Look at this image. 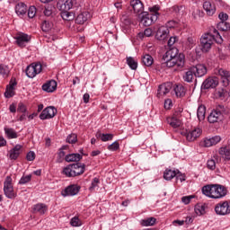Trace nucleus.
<instances>
[{
  "instance_id": "603ef678",
  "label": "nucleus",
  "mask_w": 230,
  "mask_h": 230,
  "mask_svg": "<svg viewBox=\"0 0 230 230\" xmlns=\"http://www.w3.org/2000/svg\"><path fill=\"white\" fill-rule=\"evenodd\" d=\"M4 96H5V98H13V96H15V89L8 88L6 86Z\"/></svg>"
},
{
  "instance_id": "774afa93",
  "label": "nucleus",
  "mask_w": 230,
  "mask_h": 230,
  "mask_svg": "<svg viewBox=\"0 0 230 230\" xmlns=\"http://www.w3.org/2000/svg\"><path fill=\"white\" fill-rule=\"evenodd\" d=\"M152 33H154V31H152L151 28H146V29L144 31V35H145V37H152Z\"/></svg>"
},
{
  "instance_id": "f03ea898",
  "label": "nucleus",
  "mask_w": 230,
  "mask_h": 230,
  "mask_svg": "<svg viewBox=\"0 0 230 230\" xmlns=\"http://www.w3.org/2000/svg\"><path fill=\"white\" fill-rule=\"evenodd\" d=\"M213 42H217V44H222L224 40L222 39V35L220 32L214 27H212L209 32L205 33L200 38V49L203 53H208L209 49H211V46H213Z\"/></svg>"
},
{
  "instance_id": "79ce46f5",
  "label": "nucleus",
  "mask_w": 230,
  "mask_h": 230,
  "mask_svg": "<svg viewBox=\"0 0 230 230\" xmlns=\"http://www.w3.org/2000/svg\"><path fill=\"white\" fill-rule=\"evenodd\" d=\"M194 211L196 215L200 217V215H204V213H206V207L202 204H197L194 208Z\"/></svg>"
},
{
  "instance_id": "20e7f679",
  "label": "nucleus",
  "mask_w": 230,
  "mask_h": 230,
  "mask_svg": "<svg viewBox=\"0 0 230 230\" xmlns=\"http://www.w3.org/2000/svg\"><path fill=\"white\" fill-rule=\"evenodd\" d=\"M202 193L209 199H224L227 195V190L223 185L211 184L202 187Z\"/></svg>"
},
{
  "instance_id": "13d9d810",
  "label": "nucleus",
  "mask_w": 230,
  "mask_h": 230,
  "mask_svg": "<svg viewBox=\"0 0 230 230\" xmlns=\"http://www.w3.org/2000/svg\"><path fill=\"white\" fill-rule=\"evenodd\" d=\"M28 109L26 108V105L22 102H19L17 112H22V114H26Z\"/></svg>"
},
{
  "instance_id": "412c9836",
  "label": "nucleus",
  "mask_w": 230,
  "mask_h": 230,
  "mask_svg": "<svg viewBox=\"0 0 230 230\" xmlns=\"http://www.w3.org/2000/svg\"><path fill=\"white\" fill-rule=\"evenodd\" d=\"M57 90V81L50 80L42 85V91L45 93H53Z\"/></svg>"
},
{
  "instance_id": "39448f33",
  "label": "nucleus",
  "mask_w": 230,
  "mask_h": 230,
  "mask_svg": "<svg viewBox=\"0 0 230 230\" xmlns=\"http://www.w3.org/2000/svg\"><path fill=\"white\" fill-rule=\"evenodd\" d=\"M85 172V164L82 163H75L67 165L63 169V174L66 177H78Z\"/></svg>"
},
{
  "instance_id": "9d476101",
  "label": "nucleus",
  "mask_w": 230,
  "mask_h": 230,
  "mask_svg": "<svg viewBox=\"0 0 230 230\" xmlns=\"http://www.w3.org/2000/svg\"><path fill=\"white\" fill-rule=\"evenodd\" d=\"M220 141H222V137L220 136L206 137L200 142V146H204V148H209V146H215V145H218Z\"/></svg>"
},
{
  "instance_id": "4be33fe9",
  "label": "nucleus",
  "mask_w": 230,
  "mask_h": 230,
  "mask_svg": "<svg viewBox=\"0 0 230 230\" xmlns=\"http://www.w3.org/2000/svg\"><path fill=\"white\" fill-rule=\"evenodd\" d=\"M203 9L207 12V15H215V12H217V8L215 4H211L209 1H206L203 3Z\"/></svg>"
},
{
  "instance_id": "1a4fd4ad",
  "label": "nucleus",
  "mask_w": 230,
  "mask_h": 230,
  "mask_svg": "<svg viewBox=\"0 0 230 230\" xmlns=\"http://www.w3.org/2000/svg\"><path fill=\"white\" fill-rule=\"evenodd\" d=\"M14 40L19 48H26V44L31 40V36L23 32H18L15 35Z\"/></svg>"
},
{
  "instance_id": "de8ad7c7",
  "label": "nucleus",
  "mask_w": 230,
  "mask_h": 230,
  "mask_svg": "<svg viewBox=\"0 0 230 230\" xmlns=\"http://www.w3.org/2000/svg\"><path fill=\"white\" fill-rule=\"evenodd\" d=\"M216 98H220L221 100H224L226 96H227V92L224 89H218L215 93Z\"/></svg>"
},
{
  "instance_id": "0eeeda50",
  "label": "nucleus",
  "mask_w": 230,
  "mask_h": 230,
  "mask_svg": "<svg viewBox=\"0 0 230 230\" xmlns=\"http://www.w3.org/2000/svg\"><path fill=\"white\" fill-rule=\"evenodd\" d=\"M42 72V65L40 63H32L26 67L25 73L28 78H35L37 75Z\"/></svg>"
},
{
  "instance_id": "4d7b16f0",
  "label": "nucleus",
  "mask_w": 230,
  "mask_h": 230,
  "mask_svg": "<svg viewBox=\"0 0 230 230\" xmlns=\"http://www.w3.org/2000/svg\"><path fill=\"white\" fill-rule=\"evenodd\" d=\"M76 140H77V137H76V134H70L67 136L66 137V143H70V144H74V143H76Z\"/></svg>"
},
{
  "instance_id": "8fccbe9b",
  "label": "nucleus",
  "mask_w": 230,
  "mask_h": 230,
  "mask_svg": "<svg viewBox=\"0 0 230 230\" xmlns=\"http://www.w3.org/2000/svg\"><path fill=\"white\" fill-rule=\"evenodd\" d=\"M10 73V68L6 65H0V75H3L4 76H8Z\"/></svg>"
},
{
  "instance_id": "49530a36",
  "label": "nucleus",
  "mask_w": 230,
  "mask_h": 230,
  "mask_svg": "<svg viewBox=\"0 0 230 230\" xmlns=\"http://www.w3.org/2000/svg\"><path fill=\"white\" fill-rule=\"evenodd\" d=\"M214 111L221 114V116H224V114H227V109L224 106V104H217Z\"/></svg>"
},
{
  "instance_id": "bf43d9fd",
  "label": "nucleus",
  "mask_w": 230,
  "mask_h": 230,
  "mask_svg": "<svg viewBox=\"0 0 230 230\" xmlns=\"http://www.w3.org/2000/svg\"><path fill=\"white\" fill-rule=\"evenodd\" d=\"M207 167L208 170H215V168H217V162H215L214 159L208 160Z\"/></svg>"
},
{
  "instance_id": "cd10ccee",
  "label": "nucleus",
  "mask_w": 230,
  "mask_h": 230,
  "mask_svg": "<svg viewBox=\"0 0 230 230\" xmlns=\"http://www.w3.org/2000/svg\"><path fill=\"white\" fill-rule=\"evenodd\" d=\"M155 222H157V219L155 217H148L146 219L140 220V226L143 227H150L152 226H155Z\"/></svg>"
},
{
  "instance_id": "2eb2a0df",
  "label": "nucleus",
  "mask_w": 230,
  "mask_h": 230,
  "mask_svg": "<svg viewBox=\"0 0 230 230\" xmlns=\"http://www.w3.org/2000/svg\"><path fill=\"white\" fill-rule=\"evenodd\" d=\"M170 35V29L168 27L162 26L156 31V39L158 40H166Z\"/></svg>"
},
{
  "instance_id": "09e8293b",
  "label": "nucleus",
  "mask_w": 230,
  "mask_h": 230,
  "mask_svg": "<svg viewBox=\"0 0 230 230\" xmlns=\"http://www.w3.org/2000/svg\"><path fill=\"white\" fill-rule=\"evenodd\" d=\"M53 28V23L49 22V21H44L41 24L42 31H49Z\"/></svg>"
},
{
  "instance_id": "f704fd0d",
  "label": "nucleus",
  "mask_w": 230,
  "mask_h": 230,
  "mask_svg": "<svg viewBox=\"0 0 230 230\" xmlns=\"http://www.w3.org/2000/svg\"><path fill=\"white\" fill-rule=\"evenodd\" d=\"M175 175H177V171L166 169L164 172V179H165V181H172Z\"/></svg>"
},
{
  "instance_id": "c9c22d12",
  "label": "nucleus",
  "mask_w": 230,
  "mask_h": 230,
  "mask_svg": "<svg viewBox=\"0 0 230 230\" xmlns=\"http://www.w3.org/2000/svg\"><path fill=\"white\" fill-rule=\"evenodd\" d=\"M55 6L49 4L45 7L43 13L46 17H53L55 15Z\"/></svg>"
},
{
  "instance_id": "4468645a",
  "label": "nucleus",
  "mask_w": 230,
  "mask_h": 230,
  "mask_svg": "<svg viewBox=\"0 0 230 230\" xmlns=\"http://www.w3.org/2000/svg\"><path fill=\"white\" fill-rule=\"evenodd\" d=\"M217 85L218 77H208L203 82L201 89H215Z\"/></svg>"
},
{
  "instance_id": "c85d7f7f",
  "label": "nucleus",
  "mask_w": 230,
  "mask_h": 230,
  "mask_svg": "<svg viewBox=\"0 0 230 230\" xmlns=\"http://www.w3.org/2000/svg\"><path fill=\"white\" fill-rule=\"evenodd\" d=\"M197 118L199 121H204L206 119V106L199 105L197 110Z\"/></svg>"
},
{
  "instance_id": "e433bc0d",
  "label": "nucleus",
  "mask_w": 230,
  "mask_h": 230,
  "mask_svg": "<svg viewBox=\"0 0 230 230\" xmlns=\"http://www.w3.org/2000/svg\"><path fill=\"white\" fill-rule=\"evenodd\" d=\"M167 121H168L169 125H171V127H172V128H179V127H181V119H179L175 117L168 119Z\"/></svg>"
},
{
  "instance_id": "5701e85b",
  "label": "nucleus",
  "mask_w": 230,
  "mask_h": 230,
  "mask_svg": "<svg viewBox=\"0 0 230 230\" xmlns=\"http://www.w3.org/2000/svg\"><path fill=\"white\" fill-rule=\"evenodd\" d=\"M172 89L169 84H160L157 91V97L161 98V96H164V94H168Z\"/></svg>"
},
{
  "instance_id": "0e129e2a",
  "label": "nucleus",
  "mask_w": 230,
  "mask_h": 230,
  "mask_svg": "<svg viewBox=\"0 0 230 230\" xmlns=\"http://www.w3.org/2000/svg\"><path fill=\"white\" fill-rule=\"evenodd\" d=\"M172 99H166V100L164 101V109H166L167 111H168L169 109H172Z\"/></svg>"
},
{
  "instance_id": "f8f14e48",
  "label": "nucleus",
  "mask_w": 230,
  "mask_h": 230,
  "mask_svg": "<svg viewBox=\"0 0 230 230\" xmlns=\"http://www.w3.org/2000/svg\"><path fill=\"white\" fill-rule=\"evenodd\" d=\"M191 69L194 73V76H196L197 78H202V76H204L208 73V68L202 64L191 66Z\"/></svg>"
},
{
  "instance_id": "9b49d317",
  "label": "nucleus",
  "mask_w": 230,
  "mask_h": 230,
  "mask_svg": "<svg viewBox=\"0 0 230 230\" xmlns=\"http://www.w3.org/2000/svg\"><path fill=\"white\" fill-rule=\"evenodd\" d=\"M80 192V186L77 184H72L67 186L64 190H62L61 195L63 197H75Z\"/></svg>"
},
{
  "instance_id": "2f4dec72",
  "label": "nucleus",
  "mask_w": 230,
  "mask_h": 230,
  "mask_svg": "<svg viewBox=\"0 0 230 230\" xmlns=\"http://www.w3.org/2000/svg\"><path fill=\"white\" fill-rule=\"evenodd\" d=\"M142 64L146 67H151V66L154 64V58L149 54H145L142 56Z\"/></svg>"
},
{
  "instance_id": "a18cd8bd",
  "label": "nucleus",
  "mask_w": 230,
  "mask_h": 230,
  "mask_svg": "<svg viewBox=\"0 0 230 230\" xmlns=\"http://www.w3.org/2000/svg\"><path fill=\"white\" fill-rule=\"evenodd\" d=\"M70 226H72V227H81L82 220H80V218L75 216V217L71 218Z\"/></svg>"
},
{
  "instance_id": "a211bd4d",
  "label": "nucleus",
  "mask_w": 230,
  "mask_h": 230,
  "mask_svg": "<svg viewBox=\"0 0 230 230\" xmlns=\"http://www.w3.org/2000/svg\"><path fill=\"white\" fill-rule=\"evenodd\" d=\"M32 213H38V215H46V213H48V205L44 203H38L33 205Z\"/></svg>"
},
{
  "instance_id": "393cba45",
  "label": "nucleus",
  "mask_w": 230,
  "mask_h": 230,
  "mask_svg": "<svg viewBox=\"0 0 230 230\" xmlns=\"http://www.w3.org/2000/svg\"><path fill=\"white\" fill-rule=\"evenodd\" d=\"M81 159L82 155L78 153L69 154L65 156V161H66V163H78Z\"/></svg>"
},
{
  "instance_id": "680f3d73",
  "label": "nucleus",
  "mask_w": 230,
  "mask_h": 230,
  "mask_svg": "<svg viewBox=\"0 0 230 230\" xmlns=\"http://www.w3.org/2000/svg\"><path fill=\"white\" fill-rule=\"evenodd\" d=\"M221 22H226V21H227V19H229V15L226 13H220L218 15Z\"/></svg>"
},
{
  "instance_id": "3c124183",
  "label": "nucleus",
  "mask_w": 230,
  "mask_h": 230,
  "mask_svg": "<svg viewBox=\"0 0 230 230\" xmlns=\"http://www.w3.org/2000/svg\"><path fill=\"white\" fill-rule=\"evenodd\" d=\"M31 181V174H28L26 176H22L18 184H21V185H24V184H28V182H30Z\"/></svg>"
},
{
  "instance_id": "e2e57ef3",
  "label": "nucleus",
  "mask_w": 230,
  "mask_h": 230,
  "mask_svg": "<svg viewBox=\"0 0 230 230\" xmlns=\"http://www.w3.org/2000/svg\"><path fill=\"white\" fill-rule=\"evenodd\" d=\"M27 161H35V152L30 151L26 155Z\"/></svg>"
},
{
  "instance_id": "a878e982",
  "label": "nucleus",
  "mask_w": 230,
  "mask_h": 230,
  "mask_svg": "<svg viewBox=\"0 0 230 230\" xmlns=\"http://www.w3.org/2000/svg\"><path fill=\"white\" fill-rule=\"evenodd\" d=\"M15 12L19 17H24L26 12H28V8L24 3H20L15 6Z\"/></svg>"
},
{
  "instance_id": "aec40b11",
  "label": "nucleus",
  "mask_w": 230,
  "mask_h": 230,
  "mask_svg": "<svg viewBox=\"0 0 230 230\" xmlns=\"http://www.w3.org/2000/svg\"><path fill=\"white\" fill-rule=\"evenodd\" d=\"M21 148H22V146L16 145L13 148L10 150L9 159H11V161H17L19 155H21Z\"/></svg>"
},
{
  "instance_id": "7ed1b4c3",
  "label": "nucleus",
  "mask_w": 230,
  "mask_h": 230,
  "mask_svg": "<svg viewBox=\"0 0 230 230\" xmlns=\"http://www.w3.org/2000/svg\"><path fill=\"white\" fill-rule=\"evenodd\" d=\"M159 10H161V7L156 4L148 8L150 13L143 12L139 13L138 19L141 24H143V26H152V24L159 19Z\"/></svg>"
},
{
  "instance_id": "6e6552de",
  "label": "nucleus",
  "mask_w": 230,
  "mask_h": 230,
  "mask_svg": "<svg viewBox=\"0 0 230 230\" xmlns=\"http://www.w3.org/2000/svg\"><path fill=\"white\" fill-rule=\"evenodd\" d=\"M215 212L220 217H226V215H230L229 202L221 201L217 203L215 207Z\"/></svg>"
},
{
  "instance_id": "58836bf2",
  "label": "nucleus",
  "mask_w": 230,
  "mask_h": 230,
  "mask_svg": "<svg viewBox=\"0 0 230 230\" xmlns=\"http://www.w3.org/2000/svg\"><path fill=\"white\" fill-rule=\"evenodd\" d=\"M61 17L64 21H73L75 19V13L69 11H61Z\"/></svg>"
},
{
  "instance_id": "b1692460",
  "label": "nucleus",
  "mask_w": 230,
  "mask_h": 230,
  "mask_svg": "<svg viewBox=\"0 0 230 230\" xmlns=\"http://www.w3.org/2000/svg\"><path fill=\"white\" fill-rule=\"evenodd\" d=\"M91 13L89 12L81 13L75 18V22L76 24H84V22H87V21H89Z\"/></svg>"
},
{
  "instance_id": "c756f323",
  "label": "nucleus",
  "mask_w": 230,
  "mask_h": 230,
  "mask_svg": "<svg viewBox=\"0 0 230 230\" xmlns=\"http://www.w3.org/2000/svg\"><path fill=\"white\" fill-rule=\"evenodd\" d=\"M73 8V0H64V2L59 5V10L61 12H69Z\"/></svg>"
},
{
  "instance_id": "423d86ee",
  "label": "nucleus",
  "mask_w": 230,
  "mask_h": 230,
  "mask_svg": "<svg viewBox=\"0 0 230 230\" xmlns=\"http://www.w3.org/2000/svg\"><path fill=\"white\" fill-rule=\"evenodd\" d=\"M4 193L7 199H15L17 193L13 190V185L12 184V176H6L4 182Z\"/></svg>"
},
{
  "instance_id": "473e14b6",
  "label": "nucleus",
  "mask_w": 230,
  "mask_h": 230,
  "mask_svg": "<svg viewBox=\"0 0 230 230\" xmlns=\"http://www.w3.org/2000/svg\"><path fill=\"white\" fill-rule=\"evenodd\" d=\"M219 155H223L226 161H230V147L222 146L218 150Z\"/></svg>"
},
{
  "instance_id": "69168bd1",
  "label": "nucleus",
  "mask_w": 230,
  "mask_h": 230,
  "mask_svg": "<svg viewBox=\"0 0 230 230\" xmlns=\"http://www.w3.org/2000/svg\"><path fill=\"white\" fill-rule=\"evenodd\" d=\"M192 199H193L192 196H184L181 198V202H183V204H190Z\"/></svg>"
},
{
  "instance_id": "052dcab7",
  "label": "nucleus",
  "mask_w": 230,
  "mask_h": 230,
  "mask_svg": "<svg viewBox=\"0 0 230 230\" xmlns=\"http://www.w3.org/2000/svg\"><path fill=\"white\" fill-rule=\"evenodd\" d=\"M64 157H66V152L59 149V152L58 153L57 163H62Z\"/></svg>"
},
{
  "instance_id": "c03bdc74",
  "label": "nucleus",
  "mask_w": 230,
  "mask_h": 230,
  "mask_svg": "<svg viewBox=\"0 0 230 230\" xmlns=\"http://www.w3.org/2000/svg\"><path fill=\"white\" fill-rule=\"evenodd\" d=\"M218 30H221V31H229L230 30V23L227 22H220L217 24Z\"/></svg>"
},
{
  "instance_id": "4c0bfd02",
  "label": "nucleus",
  "mask_w": 230,
  "mask_h": 230,
  "mask_svg": "<svg viewBox=\"0 0 230 230\" xmlns=\"http://www.w3.org/2000/svg\"><path fill=\"white\" fill-rule=\"evenodd\" d=\"M100 188V179L97 177L93 178L91 182V186L89 187V191H96Z\"/></svg>"
},
{
  "instance_id": "5fc2aeb1",
  "label": "nucleus",
  "mask_w": 230,
  "mask_h": 230,
  "mask_svg": "<svg viewBox=\"0 0 230 230\" xmlns=\"http://www.w3.org/2000/svg\"><path fill=\"white\" fill-rule=\"evenodd\" d=\"M108 150H111V152H116V150H119V143H118V141L113 142L108 146Z\"/></svg>"
},
{
  "instance_id": "338daca9",
  "label": "nucleus",
  "mask_w": 230,
  "mask_h": 230,
  "mask_svg": "<svg viewBox=\"0 0 230 230\" xmlns=\"http://www.w3.org/2000/svg\"><path fill=\"white\" fill-rule=\"evenodd\" d=\"M40 119H49V117L48 116V113L46 112V110H43L41 113L40 114Z\"/></svg>"
},
{
  "instance_id": "ddd939ff",
  "label": "nucleus",
  "mask_w": 230,
  "mask_h": 230,
  "mask_svg": "<svg viewBox=\"0 0 230 230\" xmlns=\"http://www.w3.org/2000/svg\"><path fill=\"white\" fill-rule=\"evenodd\" d=\"M201 134H202V129H200V128H194L192 130L187 131L185 133V137L187 141L191 142V141H195L197 137H200Z\"/></svg>"
},
{
  "instance_id": "37998d69",
  "label": "nucleus",
  "mask_w": 230,
  "mask_h": 230,
  "mask_svg": "<svg viewBox=\"0 0 230 230\" xmlns=\"http://www.w3.org/2000/svg\"><path fill=\"white\" fill-rule=\"evenodd\" d=\"M127 64L133 71H136L137 69V62H136V60H134L132 57L127 58Z\"/></svg>"
},
{
  "instance_id": "f257e3e1",
  "label": "nucleus",
  "mask_w": 230,
  "mask_h": 230,
  "mask_svg": "<svg viewBox=\"0 0 230 230\" xmlns=\"http://www.w3.org/2000/svg\"><path fill=\"white\" fill-rule=\"evenodd\" d=\"M184 64V54H179V49L177 48H172L167 50L162 58V67H176V69H182Z\"/></svg>"
},
{
  "instance_id": "864d4df0",
  "label": "nucleus",
  "mask_w": 230,
  "mask_h": 230,
  "mask_svg": "<svg viewBox=\"0 0 230 230\" xmlns=\"http://www.w3.org/2000/svg\"><path fill=\"white\" fill-rule=\"evenodd\" d=\"M36 14H37V8L34 5L30 6L28 10V17L30 19H33V17H35Z\"/></svg>"
},
{
  "instance_id": "f3484780",
  "label": "nucleus",
  "mask_w": 230,
  "mask_h": 230,
  "mask_svg": "<svg viewBox=\"0 0 230 230\" xmlns=\"http://www.w3.org/2000/svg\"><path fill=\"white\" fill-rule=\"evenodd\" d=\"M222 119H224V116L215 110H213L208 117V123H218L222 121Z\"/></svg>"
},
{
  "instance_id": "dca6fc26",
  "label": "nucleus",
  "mask_w": 230,
  "mask_h": 230,
  "mask_svg": "<svg viewBox=\"0 0 230 230\" xmlns=\"http://www.w3.org/2000/svg\"><path fill=\"white\" fill-rule=\"evenodd\" d=\"M218 75L221 76L223 85L227 87V85L230 84V72L224 68H220L218 70Z\"/></svg>"
},
{
  "instance_id": "a19ab883",
  "label": "nucleus",
  "mask_w": 230,
  "mask_h": 230,
  "mask_svg": "<svg viewBox=\"0 0 230 230\" xmlns=\"http://www.w3.org/2000/svg\"><path fill=\"white\" fill-rule=\"evenodd\" d=\"M45 112H47L48 117L49 119L55 118L57 116V110L53 106H49L45 108Z\"/></svg>"
},
{
  "instance_id": "72a5a7b5",
  "label": "nucleus",
  "mask_w": 230,
  "mask_h": 230,
  "mask_svg": "<svg viewBox=\"0 0 230 230\" xmlns=\"http://www.w3.org/2000/svg\"><path fill=\"white\" fill-rule=\"evenodd\" d=\"M193 76H195V74L193 72V69L190 67L183 75V80H184V82H187L188 84H191V82H193Z\"/></svg>"
},
{
  "instance_id": "bb28decb",
  "label": "nucleus",
  "mask_w": 230,
  "mask_h": 230,
  "mask_svg": "<svg viewBox=\"0 0 230 230\" xmlns=\"http://www.w3.org/2000/svg\"><path fill=\"white\" fill-rule=\"evenodd\" d=\"M4 131L7 139H17V137H19V136L17 135V131H15V129L12 128L4 127Z\"/></svg>"
},
{
  "instance_id": "7c9ffc66",
  "label": "nucleus",
  "mask_w": 230,
  "mask_h": 230,
  "mask_svg": "<svg viewBox=\"0 0 230 230\" xmlns=\"http://www.w3.org/2000/svg\"><path fill=\"white\" fill-rule=\"evenodd\" d=\"M174 93L177 98H182L186 96V88H184L182 84H177L174 87Z\"/></svg>"
},
{
  "instance_id": "6ab92c4d",
  "label": "nucleus",
  "mask_w": 230,
  "mask_h": 230,
  "mask_svg": "<svg viewBox=\"0 0 230 230\" xmlns=\"http://www.w3.org/2000/svg\"><path fill=\"white\" fill-rule=\"evenodd\" d=\"M130 5L132 6L135 13H143L145 10V6L143 5V3L141 0H131L130 1Z\"/></svg>"
},
{
  "instance_id": "6e6d98bb",
  "label": "nucleus",
  "mask_w": 230,
  "mask_h": 230,
  "mask_svg": "<svg viewBox=\"0 0 230 230\" xmlns=\"http://www.w3.org/2000/svg\"><path fill=\"white\" fill-rule=\"evenodd\" d=\"M174 177H176V181H180V182H184V181H186V175L180 172L179 170L176 171V175Z\"/></svg>"
},
{
  "instance_id": "ea45409f",
  "label": "nucleus",
  "mask_w": 230,
  "mask_h": 230,
  "mask_svg": "<svg viewBox=\"0 0 230 230\" xmlns=\"http://www.w3.org/2000/svg\"><path fill=\"white\" fill-rule=\"evenodd\" d=\"M96 137H100V139L103 142L107 141H112L114 135L113 134H103V133H99L96 135Z\"/></svg>"
}]
</instances>
